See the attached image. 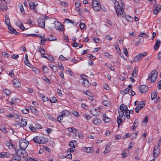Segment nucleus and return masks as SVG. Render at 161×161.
<instances>
[{"mask_svg": "<svg viewBox=\"0 0 161 161\" xmlns=\"http://www.w3.org/2000/svg\"><path fill=\"white\" fill-rule=\"evenodd\" d=\"M10 156L9 154L7 152H3L0 153V158L9 157Z\"/></svg>", "mask_w": 161, "mask_h": 161, "instance_id": "obj_19", "label": "nucleus"}, {"mask_svg": "<svg viewBox=\"0 0 161 161\" xmlns=\"http://www.w3.org/2000/svg\"><path fill=\"white\" fill-rule=\"evenodd\" d=\"M158 75L157 72L155 70H153L149 74L148 80H149L151 82H154L157 79Z\"/></svg>", "mask_w": 161, "mask_h": 161, "instance_id": "obj_4", "label": "nucleus"}, {"mask_svg": "<svg viewBox=\"0 0 161 161\" xmlns=\"http://www.w3.org/2000/svg\"><path fill=\"white\" fill-rule=\"evenodd\" d=\"M47 59L49 60L50 62H53L54 61L53 57L52 56H48Z\"/></svg>", "mask_w": 161, "mask_h": 161, "instance_id": "obj_47", "label": "nucleus"}, {"mask_svg": "<svg viewBox=\"0 0 161 161\" xmlns=\"http://www.w3.org/2000/svg\"><path fill=\"white\" fill-rule=\"evenodd\" d=\"M9 75L12 78H14V75L13 72V70H11L9 73Z\"/></svg>", "mask_w": 161, "mask_h": 161, "instance_id": "obj_63", "label": "nucleus"}, {"mask_svg": "<svg viewBox=\"0 0 161 161\" xmlns=\"http://www.w3.org/2000/svg\"><path fill=\"white\" fill-rule=\"evenodd\" d=\"M3 92L7 96L9 95L11 93V92L9 90L7 89L4 90Z\"/></svg>", "mask_w": 161, "mask_h": 161, "instance_id": "obj_39", "label": "nucleus"}, {"mask_svg": "<svg viewBox=\"0 0 161 161\" xmlns=\"http://www.w3.org/2000/svg\"><path fill=\"white\" fill-rule=\"evenodd\" d=\"M13 84L16 87L19 88L20 86V83L19 80L17 79H14L13 81Z\"/></svg>", "mask_w": 161, "mask_h": 161, "instance_id": "obj_16", "label": "nucleus"}, {"mask_svg": "<svg viewBox=\"0 0 161 161\" xmlns=\"http://www.w3.org/2000/svg\"><path fill=\"white\" fill-rule=\"evenodd\" d=\"M25 161H37V160H35L33 158L29 157L26 159Z\"/></svg>", "mask_w": 161, "mask_h": 161, "instance_id": "obj_58", "label": "nucleus"}, {"mask_svg": "<svg viewBox=\"0 0 161 161\" xmlns=\"http://www.w3.org/2000/svg\"><path fill=\"white\" fill-rule=\"evenodd\" d=\"M27 156L28 154L27 153L25 152V150L23 151V153L21 156H22L23 158H25Z\"/></svg>", "mask_w": 161, "mask_h": 161, "instance_id": "obj_50", "label": "nucleus"}, {"mask_svg": "<svg viewBox=\"0 0 161 161\" xmlns=\"http://www.w3.org/2000/svg\"><path fill=\"white\" fill-rule=\"evenodd\" d=\"M19 101V100L16 97H13L11 99V101L9 102V103L12 106L14 105L15 103H17Z\"/></svg>", "mask_w": 161, "mask_h": 161, "instance_id": "obj_13", "label": "nucleus"}, {"mask_svg": "<svg viewBox=\"0 0 161 161\" xmlns=\"http://www.w3.org/2000/svg\"><path fill=\"white\" fill-rule=\"evenodd\" d=\"M103 120L105 123H108L111 120V119L109 118L107 116L106 114H105L103 115Z\"/></svg>", "mask_w": 161, "mask_h": 161, "instance_id": "obj_28", "label": "nucleus"}, {"mask_svg": "<svg viewBox=\"0 0 161 161\" xmlns=\"http://www.w3.org/2000/svg\"><path fill=\"white\" fill-rule=\"evenodd\" d=\"M72 113L75 116L78 117L79 116V114L78 112L76 111H74Z\"/></svg>", "mask_w": 161, "mask_h": 161, "instance_id": "obj_61", "label": "nucleus"}, {"mask_svg": "<svg viewBox=\"0 0 161 161\" xmlns=\"http://www.w3.org/2000/svg\"><path fill=\"white\" fill-rule=\"evenodd\" d=\"M117 123L118 124V126L119 127V126L120 125L121 123H122V120L121 119V118L119 117L118 116L117 117Z\"/></svg>", "mask_w": 161, "mask_h": 161, "instance_id": "obj_40", "label": "nucleus"}, {"mask_svg": "<svg viewBox=\"0 0 161 161\" xmlns=\"http://www.w3.org/2000/svg\"><path fill=\"white\" fill-rule=\"evenodd\" d=\"M38 51L42 55H44L45 52V50L42 48H40L39 49Z\"/></svg>", "mask_w": 161, "mask_h": 161, "instance_id": "obj_46", "label": "nucleus"}, {"mask_svg": "<svg viewBox=\"0 0 161 161\" xmlns=\"http://www.w3.org/2000/svg\"><path fill=\"white\" fill-rule=\"evenodd\" d=\"M30 109L32 113L35 115L37 114H38V111L33 107H30Z\"/></svg>", "mask_w": 161, "mask_h": 161, "instance_id": "obj_23", "label": "nucleus"}, {"mask_svg": "<svg viewBox=\"0 0 161 161\" xmlns=\"http://www.w3.org/2000/svg\"><path fill=\"white\" fill-rule=\"evenodd\" d=\"M92 3L93 8H94V7H96V6H97L98 5L100 6V3H99L98 1H93L92 2Z\"/></svg>", "mask_w": 161, "mask_h": 161, "instance_id": "obj_41", "label": "nucleus"}, {"mask_svg": "<svg viewBox=\"0 0 161 161\" xmlns=\"http://www.w3.org/2000/svg\"><path fill=\"white\" fill-rule=\"evenodd\" d=\"M19 146L20 149L22 151L25 150L29 144V142L27 141L21 140L19 141Z\"/></svg>", "mask_w": 161, "mask_h": 161, "instance_id": "obj_5", "label": "nucleus"}, {"mask_svg": "<svg viewBox=\"0 0 161 161\" xmlns=\"http://www.w3.org/2000/svg\"><path fill=\"white\" fill-rule=\"evenodd\" d=\"M147 53L146 52H144L142 53H140L136 56L134 58L135 61H139L141 59L146 56Z\"/></svg>", "mask_w": 161, "mask_h": 161, "instance_id": "obj_6", "label": "nucleus"}, {"mask_svg": "<svg viewBox=\"0 0 161 161\" xmlns=\"http://www.w3.org/2000/svg\"><path fill=\"white\" fill-rule=\"evenodd\" d=\"M130 111L131 110L129 111V110H128L127 111H126V112H125L126 117L128 119H129L130 118Z\"/></svg>", "mask_w": 161, "mask_h": 161, "instance_id": "obj_36", "label": "nucleus"}, {"mask_svg": "<svg viewBox=\"0 0 161 161\" xmlns=\"http://www.w3.org/2000/svg\"><path fill=\"white\" fill-rule=\"evenodd\" d=\"M90 113L93 115L95 116H97L99 115L100 114V111L98 109H97L93 108L90 110Z\"/></svg>", "mask_w": 161, "mask_h": 161, "instance_id": "obj_7", "label": "nucleus"}, {"mask_svg": "<svg viewBox=\"0 0 161 161\" xmlns=\"http://www.w3.org/2000/svg\"><path fill=\"white\" fill-rule=\"evenodd\" d=\"M82 83L86 87H89L90 85V84L87 80L85 79L82 80Z\"/></svg>", "mask_w": 161, "mask_h": 161, "instance_id": "obj_20", "label": "nucleus"}, {"mask_svg": "<svg viewBox=\"0 0 161 161\" xmlns=\"http://www.w3.org/2000/svg\"><path fill=\"white\" fill-rule=\"evenodd\" d=\"M153 157L154 158H157L159 153V149L158 147L155 146L153 151Z\"/></svg>", "mask_w": 161, "mask_h": 161, "instance_id": "obj_10", "label": "nucleus"}, {"mask_svg": "<svg viewBox=\"0 0 161 161\" xmlns=\"http://www.w3.org/2000/svg\"><path fill=\"white\" fill-rule=\"evenodd\" d=\"M157 96V93L156 92L154 91L151 93V98L152 100L154 99Z\"/></svg>", "mask_w": 161, "mask_h": 161, "instance_id": "obj_32", "label": "nucleus"}, {"mask_svg": "<svg viewBox=\"0 0 161 161\" xmlns=\"http://www.w3.org/2000/svg\"><path fill=\"white\" fill-rule=\"evenodd\" d=\"M129 150H125L122 153V157L125 158V157L127 156L128 154H129Z\"/></svg>", "mask_w": 161, "mask_h": 161, "instance_id": "obj_26", "label": "nucleus"}, {"mask_svg": "<svg viewBox=\"0 0 161 161\" xmlns=\"http://www.w3.org/2000/svg\"><path fill=\"white\" fill-rule=\"evenodd\" d=\"M33 140L34 142L38 144H46L48 141L47 139L39 135L33 138Z\"/></svg>", "mask_w": 161, "mask_h": 161, "instance_id": "obj_2", "label": "nucleus"}, {"mask_svg": "<svg viewBox=\"0 0 161 161\" xmlns=\"http://www.w3.org/2000/svg\"><path fill=\"white\" fill-rule=\"evenodd\" d=\"M50 67L52 69L53 72L56 73L58 71V68L57 66L54 65L50 66Z\"/></svg>", "mask_w": 161, "mask_h": 161, "instance_id": "obj_34", "label": "nucleus"}, {"mask_svg": "<svg viewBox=\"0 0 161 161\" xmlns=\"http://www.w3.org/2000/svg\"><path fill=\"white\" fill-rule=\"evenodd\" d=\"M103 104L105 106L109 107L111 105V103L109 100H105L103 102Z\"/></svg>", "mask_w": 161, "mask_h": 161, "instance_id": "obj_27", "label": "nucleus"}, {"mask_svg": "<svg viewBox=\"0 0 161 161\" xmlns=\"http://www.w3.org/2000/svg\"><path fill=\"white\" fill-rule=\"evenodd\" d=\"M47 41V39L46 38H44L41 40V45H44L45 44V42Z\"/></svg>", "mask_w": 161, "mask_h": 161, "instance_id": "obj_53", "label": "nucleus"}, {"mask_svg": "<svg viewBox=\"0 0 161 161\" xmlns=\"http://www.w3.org/2000/svg\"><path fill=\"white\" fill-rule=\"evenodd\" d=\"M142 107L139 106L138 105L135 108V112L136 113L139 112V111L142 108Z\"/></svg>", "mask_w": 161, "mask_h": 161, "instance_id": "obj_43", "label": "nucleus"}, {"mask_svg": "<svg viewBox=\"0 0 161 161\" xmlns=\"http://www.w3.org/2000/svg\"><path fill=\"white\" fill-rule=\"evenodd\" d=\"M29 5L31 8L34 9L37 5V4H36L33 2H31L30 3Z\"/></svg>", "mask_w": 161, "mask_h": 161, "instance_id": "obj_30", "label": "nucleus"}, {"mask_svg": "<svg viewBox=\"0 0 161 161\" xmlns=\"http://www.w3.org/2000/svg\"><path fill=\"white\" fill-rule=\"evenodd\" d=\"M120 111H122V112H125L127 111L128 108L124 104H121L120 106Z\"/></svg>", "mask_w": 161, "mask_h": 161, "instance_id": "obj_17", "label": "nucleus"}, {"mask_svg": "<svg viewBox=\"0 0 161 161\" xmlns=\"http://www.w3.org/2000/svg\"><path fill=\"white\" fill-rule=\"evenodd\" d=\"M68 130L69 132H71L74 133H76L77 131V130L74 128H69Z\"/></svg>", "mask_w": 161, "mask_h": 161, "instance_id": "obj_31", "label": "nucleus"}, {"mask_svg": "<svg viewBox=\"0 0 161 161\" xmlns=\"http://www.w3.org/2000/svg\"><path fill=\"white\" fill-rule=\"evenodd\" d=\"M5 144L9 149H14V146L13 144L10 141H9V142H6Z\"/></svg>", "mask_w": 161, "mask_h": 161, "instance_id": "obj_14", "label": "nucleus"}, {"mask_svg": "<svg viewBox=\"0 0 161 161\" xmlns=\"http://www.w3.org/2000/svg\"><path fill=\"white\" fill-rule=\"evenodd\" d=\"M158 89L160 90L161 89V80L159 81L158 83Z\"/></svg>", "mask_w": 161, "mask_h": 161, "instance_id": "obj_64", "label": "nucleus"}, {"mask_svg": "<svg viewBox=\"0 0 161 161\" xmlns=\"http://www.w3.org/2000/svg\"><path fill=\"white\" fill-rule=\"evenodd\" d=\"M138 72V69L137 67H135L133 71L132 75L134 77H136L137 76V73Z\"/></svg>", "mask_w": 161, "mask_h": 161, "instance_id": "obj_25", "label": "nucleus"}, {"mask_svg": "<svg viewBox=\"0 0 161 161\" xmlns=\"http://www.w3.org/2000/svg\"><path fill=\"white\" fill-rule=\"evenodd\" d=\"M123 52L126 56H128V53L126 48L125 47L123 48Z\"/></svg>", "mask_w": 161, "mask_h": 161, "instance_id": "obj_49", "label": "nucleus"}, {"mask_svg": "<svg viewBox=\"0 0 161 161\" xmlns=\"http://www.w3.org/2000/svg\"><path fill=\"white\" fill-rule=\"evenodd\" d=\"M43 71L45 73H47L48 70V69L46 66H43L42 67Z\"/></svg>", "mask_w": 161, "mask_h": 161, "instance_id": "obj_48", "label": "nucleus"}, {"mask_svg": "<svg viewBox=\"0 0 161 161\" xmlns=\"http://www.w3.org/2000/svg\"><path fill=\"white\" fill-rule=\"evenodd\" d=\"M1 131L5 133H8V131L7 130H6L5 128L3 126L1 127Z\"/></svg>", "mask_w": 161, "mask_h": 161, "instance_id": "obj_57", "label": "nucleus"}, {"mask_svg": "<svg viewBox=\"0 0 161 161\" xmlns=\"http://www.w3.org/2000/svg\"><path fill=\"white\" fill-rule=\"evenodd\" d=\"M49 28L52 30L55 28L59 31H62L63 29L62 25L57 21H55L53 23L50 24Z\"/></svg>", "mask_w": 161, "mask_h": 161, "instance_id": "obj_3", "label": "nucleus"}, {"mask_svg": "<svg viewBox=\"0 0 161 161\" xmlns=\"http://www.w3.org/2000/svg\"><path fill=\"white\" fill-rule=\"evenodd\" d=\"M48 38L49 41H54L56 40V38L55 37H53L52 35H50Z\"/></svg>", "mask_w": 161, "mask_h": 161, "instance_id": "obj_37", "label": "nucleus"}, {"mask_svg": "<svg viewBox=\"0 0 161 161\" xmlns=\"http://www.w3.org/2000/svg\"><path fill=\"white\" fill-rule=\"evenodd\" d=\"M22 113L25 114H28L29 112V110L28 109L25 108L22 111Z\"/></svg>", "mask_w": 161, "mask_h": 161, "instance_id": "obj_59", "label": "nucleus"}, {"mask_svg": "<svg viewBox=\"0 0 161 161\" xmlns=\"http://www.w3.org/2000/svg\"><path fill=\"white\" fill-rule=\"evenodd\" d=\"M154 9H156L159 12L161 9V5H158L157 6H156L155 8H154Z\"/></svg>", "mask_w": 161, "mask_h": 161, "instance_id": "obj_56", "label": "nucleus"}, {"mask_svg": "<svg viewBox=\"0 0 161 161\" xmlns=\"http://www.w3.org/2000/svg\"><path fill=\"white\" fill-rule=\"evenodd\" d=\"M77 145V142L75 141H72L69 143V145L70 147L75 148V147L76 145Z\"/></svg>", "mask_w": 161, "mask_h": 161, "instance_id": "obj_22", "label": "nucleus"}, {"mask_svg": "<svg viewBox=\"0 0 161 161\" xmlns=\"http://www.w3.org/2000/svg\"><path fill=\"white\" fill-rule=\"evenodd\" d=\"M19 125L21 127H24L27 125V122L26 119L21 118V119L19 120Z\"/></svg>", "mask_w": 161, "mask_h": 161, "instance_id": "obj_12", "label": "nucleus"}, {"mask_svg": "<svg viewBox=\"0 0 161 161\" xmlns=\"http://www.w3.org/2000/svg\"><path fill=\"white\" fill-rule=\"evenodd\" d=\"M21 159V157L18 156L17 155H16V156H14L13 158V159H14V160H16L18 161L20 160Z\"/></svg>", "mask_w": 161, "mask_h": 161, "instance_id": "obj_42", "label": "nucleus"}, {"mask_svg": "<svg viewBox=\"0 0 161 161\" xmlns=\"http://www.w3.org/2000/svg\"><path fill=\"white\" fill-rule=\"evenodd\" d=\"M110 151V148L109 147H107V146H106V148L104 151L103 152L104 153H107L109 152Z\"/></svg>", "mask_w": 161, "mask_h": 161, "instance_id": "obj_51", "label": "nucleus"}, {"mask_svg": "<svg viewBox=\"0 0 161 161\" xmlns=\"http://www.w3.org/2000/svg\"><path fill=\"white\" fill-rule=\"evenodd\" d=\"M21 149H20V150H16L15 151V153L18 156H20L21 157L22 155L23 151H21Z\"/></svg>", "mask_w": 161, "mask_h": 161, "instance_id": "obj_33", "label": "nucleus"}, {"mask_svg": "<svg viewBox=\"0 0 161 161\" xmlns=\"http://www.w3.org/2000/svg\"><path fill=\"white\" fill-rule=\"evenodd\" d=\"M83 117L87 120H89L92 117L91 115L88 114H87L86 113H85L83 114Z\"/></svg>", "mask_w": 161, "mask_h": 161, "instance_id": "obj_29", "label": "nucleus"}, {"mask_svg": "<svg viewBox=\"0 0 161 161\" xmlns=\"http://www.w3.org/2000/svg\"><path fill=\"white\" fill-rule=\"evenodd\" d=\"M46 18L45 17L44 19H38V25L39 27L42 28H44L45 26V18Z\"/></svg>", "mask_w": 161, "mask_h": 161, "instance_id": "obj_8", "label": "nucleus"}, {"mask_svg": "<svg viewBox=\"0 0 161 161\" xmlns=\"http://www.w3.org/2000/svg\"><path fill=\"white\" fill-rule=\"evenodd\" d=\"M148 89V88L147 86L145 85H141L139 87L140 92L142 93L146 92L147 91Z\"/></svg>", "mask_w": 161, "mask_h": 161, "instance_id": "obj_9", "label": "nucleus"}, {"mask_svg": "<svg viewBox=\"0 0 161 161\" xmlns=\"http://www.w3.org/2000/svg\"><path fill=\"white\" fill-rule=\"evenodd\" d=\"M119 116H118L120 118H123L124 117L125 115H124V112H122V111H119Z\"/></svg>", "mask_w": 161, "mask_h": 161, "instance_id": "obj_44", "label": "nucleus"}, {"mask_svg": "<svg viewBox=\"0 0 161 161\" xmlns=\"http://www.w3.org/2000/svg\"><path fill=\"white\" fill-rule=\"evenodd\" d=\"M33 71L36 74H39L40 71L39 70L37 69L36 68H34L32 69Z\"/></svg>", "mask_w": 161, "mask_h": 161, "instance_id": "obj_62", "label": "nucleus"}, {"mask_svg": "<svg viewBox=\"0 0 161 161\" xmlns=\"http://www.w3.org/2000/svg\"><path fill=\"white\" fill-rule=\"evenodd\" d=\"M129 89L126 88L124 90L121 91L120 92L122 94L124 95L128 93L129 92Z\"/></svg>", "mask_w": 161, "mask_h": 161, "instance_id": "obj_38", "label": "nucleus"}, {"mask_svg": "<svg viewBox=\"0 0 161 161\" xmlns=\"http://www.w3.org/2000/svg\"><path fill=\"white\" fill-rule=\"evenodd\" d=\"M115 8L116 10L117 15L119 17V15L124 18L125 17L126 14L124 11V4H121L122 6H120L119 5V3L118 2H116L115 4Z\"/></svg>", "mask_w": 161, "mask_h": 161, "instance_id": "obj_1", "label": "nucleus"}, {"mask_svg": "<svg viewBox=\"0 0 161 161\" xmlns=\"http://www.w3.org/2000/svg\"><path fill=\"white\" fill-rule=\"evenodd\" d=\"M124 18L129 22H131L133 21V19L130 16H126V15L125 17Z\"/></svg>", "mask_w": 161, "mask_h": 161, "instance_id": "obj_35", "label": "nucleus"}, {"mask_svg": "<svg viewBox=\"0 0 161 161\" xmlns=\"http://www.w3.org/2000/svg\"><path fill=\"white\" fill-rule=\"evenodd\" d=\"M93 8L95 10L99 11L101 8V5H100V6L98 5L96 7Z\"/></svg>", "mask_w": 161, "mask_h": 161, "instance_id": "obj_55", "label": "nucleus"}, {"mask_svg": "<svg viewBox=\"0 0 161 161\" xmlns=\"http://www.w3.org/2000/svg\"><path fill=\"white\" fill-rule=\"evenodd\" d=\"M59 59L61 61H65L67 59L62 55H60L59 57Z\"/></svg>", "mask_w": 161, "mask_h": 161, "instance_id": "obj_60", "label": "nucleus"}, {"mask_svg": "<svg viewBox=\"0 0 161 161\" xmlns=\"http://www.w3.org/2000/svg\"><path fill=\"white\" fill-rule=\"evenodd\" d=\"M133 124L135 127H137L138 125V120L137 119H135Z\"/></svg>", "mask_w": 161, "mask_h": 161, "instance_id": "obj_52", "label": "nucleus"}, {"mask_svg": "<svg viewBox=\"0 0 161 161\" xmlns=\"http://www.w3.org/2000/svg\"><path fill=\"white\" fill-rule=\"evenodd\" d=\"M61 114L58 116V119L61 117V119L62 117L64 118L65 116H68L69 114V112L68 110H64L61 112Z\"/></svg>", "mask_w": 161, "mask_h": 161, "instance_id": "obj_11", "label": "nucleus"}, {"mask_svg": "<svg viewBox=\"0 0 161 161\" xmlns=\"http://www.w3.org/2000/svg\"><path fill=\"white\" fill-rule=\"evenodd\" d=\"M93 149L92 147H85L83 148V151L88 153H92L93 151Z\"/></svg>", "mask_w": 161, "mask_h": 161, "instance_id": "obj_15", "label": "nucleus"}, {"mask_svg": "<svg viewBox=\"0 0 161 161\" xmlns=\"http://www.w3.org/2000/svg\"><path fill=\"white\" fill-rule=\"evenodd\" d=\"M92 122L95 125H98L102 122V121L100 119L96 118L92 121Z\"/></svg>", "mask_w": 161, "mask_h": 161, "instance_id": "obj_18", "label": "nucleus"}, {"mask_svg": "<svg viewBox=\"0 0 161 161\" xmlns=\"http://www.w3.org/2000/svg\"><path fill=\"white\" fill-rule=\"evenodd\" d=\"M50 101L52 103H55L57 101V100L55 97H53L51 99H50Z\"/></svg>", "mask_w": 161, "mask_h": 161, "instance_id": "obj_54", "label": "nucleus"}, {"mask_svg": "<svg viewBox=\"0 0 161 161\" xmlns=\"http://www.w3.org/2000/svg\"><path fill=\"white\" fill-rule=\"evenodd\" d=\"M9 30L11 31L10 33L14 34H17L18 33L17 32L16 30L11 26L8 27Z\"/></svg>", "mask_w": 161, "mask_h": 161, "instance_id": "obj_24", "label": "nucleus"}, {"mask_svg": "<svg viewBox=\"0 0 161 161\" xmlns=\"http://www.w3.org/2000/svg\"><path fill=\"white\" fill-rule=\"evenodd\" d=\"M20 8L21 14L24 15L25 14V13L23 5H21L20 6Z\"/></svg>", "mask_w": 161, "mask_h": 161, "instance_id": "obj_45", "label": "nucleus"}, {"mask_svg": "<svg viewBox=\"0 0 161 161\" xmlns=\"http://www.w3.org/2000/svg\"><path fill=\"white\" fill-rule=\"evenodd\" d=\"M161 43L159 40H157V41L154 46V49L155 50H156L159 47Z\"/></svg>", "mask_w": 161, "mask_h": 161, "instance_id": "obj_21", "label": "nucleus"}]
</instances>
